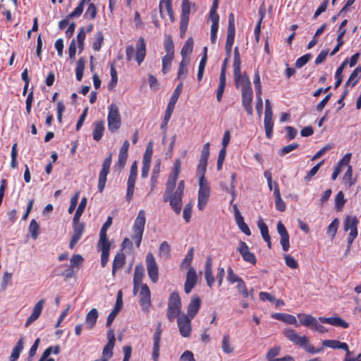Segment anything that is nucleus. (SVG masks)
Segmentation results:
<instances>
[{
    "label": "nucleus",
    "mask_w": 361,
    "mask_h": 361,
    "mask_svg": "<svg viewBox=\"0 0 361 361\" xmlns=\"http://www.w3.org/2000/svg\"><path fill=\"white\" fill-rule=\"evenodd\" d=\"M181 168V162L179 159L176 160L172 171L170 173L166 184V190L164 195V201L169 202L170 206L176 214L180 213L182 209V197L185 189L184 180H180L176 190L173 192Z\"/></svg>",
    "instance_id": "nucleus-1"
},
{
    "label": "nucleus",
    "mask_w": 361,
    "mask_h": 361,
    "mask_svg": "<svg viewBox=\"0 0 361 361\" xmlns=\"http://www.w3.org/2000/svg\"><path fill=\"white\" fill-rule=\"evenodd\" d=\"M283 334L287 339H288L295 345L302 348L309 353L316 354L323 350V348L315 349L314 347L310 343L309 338L306 336H300L293 329H286L284 330Z\"/></svg>",
    "instance_id": "nucleus-2"
},
{
    "label": "nucleus",
    "mask_w": 361,
    "mask_h": 361,
    "mask_svg": "<svg viewBox=\"0 0 361 361\" xmlns=\"http://www.w3.org/2000/svg\"><path fill=\"white\" fill-rule=\"evenodd\" d=\"M146 43L143 37H140L136 42L135 47L128 45L126 49V60L132 61L133 59L140 66L145 60L146 56Z\"/></svg>",
    "instance_id": "nucleus-3"
},
{
    "label": "nucleus",
    "mask_w": 361,
    "mask_h": 361,
    "mask_svg": "<svg viewBox=\"0 0 361 361\" xmlns=\"http://www.w3.org/2000/svg\"><path fill=\"white\" fill-rule=\"evenodd\" d=\"M122 123L121 116L118 106L112 103L108 106L107 126L110 133H116Z\"/></svg>",
    "instance_id": "nucleus-4"
},
{
    "label": "nucleus",
    "mask_w": 361,
    "mask_h": 361,
    "mask_svg": "<svg viewBox=\"0 0 361 361\" xmlns=\"http://www.w3.org/2000/svg\"><path fill=\"white\" fill-rule=\"evenodd\" d=\"M297 316L300 320V324L304 326L310 328L312 331L319 334H324L328 331V329L319 323V319H317L311 314L300 313L298 314Z\"/></svg>",
    "instance_id": "nucleus-5"
},
{
    "label": "nucleus",
    "mask_w": 361,
    "mask_h": 361,
    "mask_svg": "<svg viewBox=\"0 0 361 361\" xmlns=\"http://www.w3.org/2000/svg\"><path fill=\"white\" fill-rule=\"evenodd\" d=\"M199 190L197 197V207L203 210L206 207L211 194V187L207 179L199 178Z\"/></svg>",
    "instance_id": "nucleus-6"
},
{
    "label": "nucleus",
    "mask_w": 361,
    "mask_h": 361,
    "mask_svg": "<svg viewBox=\"0 0 361 361\" xmlns=\"http://www.w3.org/2000/svg\"><path fill=\"white\" fill-rule=\"evenodd\" d=\"M181 314V302L179 295L173 292L169 298L167 308V318L170 321L174 320L176 317H178Z\"/></svg>",
    "instance_id": "nucleus-7"
},
{
    "label": "nucleus",
    "mask_w": 361,
    "mask_h": 361,
    "mask_svg": "<svg viewBox=\"0 0 361 361\" xmlns=\"http://www.w3.org/2000/svg\"><path fill=\"white\" fill-rule=\"evenodd\" d=\"M137 174V162L134 161L130 166V175L127 181L126 200L130 202L134 195V190Z\"/></svg>",
    "instance_id": "nucleus-8"
},
{
    "label": "nucleus",
    "mask_w": 361,
    "mask_h": 361,
    "mask_svg": "<svg viewBox=\"0 0 361 361\" xmlns=\"http://www.w3.org/2000/svg\"><path fill=\"white\" fill-rule=\"evenodd\" d=\"M112 154H110L102 163V169L99 174L98 180V190L100 192H102L106 185V177L110 171V166L111 164Z\"/></svg>",
    "instance_id": "nucleus-9"
},
{
    "label": "nucleus",
    "mask_w": 361,
    "mask_h": 361,
    "mask_svg": "<svg viewBox=\"0 0 361 361\" xmlns=\"http://www.w3.org/2000/svg\"><path fill=\"white\" fill-rule=\"evenodd\" d=\"M146 264L149 279L153 283H157L159 279V268L151 252L147 253L146 256Z\"/></svg>",
    "instance_id": "nucleus-10"
},
{
    "label": "nucleus",
    "mask_w": 361,
    "mask_h": 361,
    "mask_svg": "<svg viewBox=\"0 0 361 361\" xmlns=\"http://www.w3.org/2000/svg\"><path fill=\"white\" fill-rule=\"evenodd\" d=\"M139 298V303L142 307V310L148 312L152 305V302L150 290L147 284H141Z\"/></svg>",
    "instance_id": "nucleus-11"
},
{
    "label": "nucleus",
    "mask_w": 361,
    "mask_h": 361,
    "mask_svg": "<svg viewBox=\"0 0 361 361\" xmlns=\"http://www.w3.org/2000/svg\"><path fill=\"white\" fill-rule=\"evenodd\" d=\"M191 318L184 313H182V314L179 315L177 318L179 331L183 337H189L191 334Z\"/></svg>",
    "instance_id": "nucleus-12"
},
{
    "label": "nucleus",
    "mask_w": 361,
    "mask_h": 361,
    "mask_svg": "<svg viewBox=\"0 0 361 361\" xmlns=\"http://www.w3.org/2000/svg\"><path fill=\"white\" fill-rule=\"evenodd\" d=\"M237 251L240 254L245 262L252 265L256 264L257 258L255 254L250 251V248L245 242L240 241Z\"/></svg>",
    "instance_id": "nucleus-13"
},
{
    "label": "nucleus",
    "mask_w": 361,
    "mask_h": 361,
    "mask_svg": "<svg viewBox=\"0 0 361 361\" xmlns=\"http://www.w3.org/2000/svg\"><path fill=\"white\" fill-rule=\"evenodd\" d=\"M162 333L161 323L157 324L156 331L153 335L152 359L154 361H159L161 336Z\"/></svg>",
    "instance_id": "nucleus-14"
},
{
    "label": "nucleus",
    "mask_w": 361,
    "mask_h": 361,
    "mask_svg": "<svg viewBox=\"0 0 361 361\" xmlns=\"http://www.w3.org/2000/svg\"><path fill=\"white\" fill-rule=\"evenodd\" d=\"M242 104L247 113L249 115H252L253 109L252 106V102L253 98L252 89L248 88L247 90H242Z\"/></svg>",
    "instance_id": "nucleus-15"
},
{
    "label": "nucleus",
    "mask_w": 361,
    "mask_h": 361,
    "mask_svg": "<svg viewBox=\"0 0 361 361\" xmlns=\"http://www.w3.org/2000/svg\"><path fill=\"white\" fill-rule=\"evenodd\" d=\"M197 281V276L196 271L193 267H190L186 275V280L184 285V290L185 293H190L192 288L195 286Z\"/></svg>",
    "instance_id": "nucleus-16"
},
{
    "label": "nucleus",
    "mask_w": 361,
    "mask_h": 361,
    "mask_svg": "<svg viewBox=\"0 0 361 361\" xmlns=\"http://www.w3.org/2000/svg\"><path fill=\"white\" fill-rule=\"evenodd\" d=\"M73 233L69 243V247L71 249H73L75 245L81 238L85 231V224L84 223L73 224Z\"/></svg>",
    "instance_id": "nucleus-17"
},
{
    "label": "nucleus",
    "mask_w": 361,
    "mask_h": 361,
    "mask_svg": "<svg viewBox=\"0 0 361 361\" xmlns=\"http://www.w3.org/2000/svg\"><path fill=\"white\" fill-rule=\"evenodd\" d=\"M277 231L281 236L280 243L283 251L287 252L290 248L289 235L284 225L281 222L277 224Z\"/></svg>",
    "instance_id": "nucleus-18"
},
{
    "label": "nucleus",
    "mask_w": 361,
    "mask_h": 361,
    "mask_svg": "<svg viewBox=\"0 0 361 361\" xmlns=\"http://www.w3.org/2000/svg\"><path fill=\"white\" fill-rule=\"evenodd\" d=\"M45 300L44 299H42L39 300L34 306L32 312L30 315V317L27 318V319L25 322V326L26 327H28L32 323H33L35 321H36L40 316L44 305Z\"/></svg>",
    "instance_id": "nucleus-19"
},
{
    "label": "nucleus",
    "mask_w": 361,
    "mask_h": 361,
    "mask_svg": "<svg viewBox=\"0 0 361 361\" xmlns=\"http://www.w3.org/2000/svg\"><path fill=\"white\" fill-rule=\"evenodd\" d=\"M319 319L322 323L328 324L334 326H340L344 329L349 326L348 323L338 316L332 317H319Z\"/></svg>",
    "instance_id": "nucleus-20"
},
{
    "label": "nucleus",
    "mask_w": 361,
    "mask_h": 361,
    "mask_svg": "<svg viewBox=\"0 0 361 361\" xmlns=\"http://www.w3.org/2000/svg\"><path fill=\"white\" fill-rule=\"evenodd\" d=\"M111 244L110 242L99 241L98 247L100 249L101 254V265L102 267H106L109 257Z\"/></svg>",
    "instance_id": "nucleus-21"
},
{
    "label": "nucleus",
    "mask_w": 361,
    "mask_h": 361,
    "mask_svg": "<svg viewBox=\"0 0 361 361\" xmlns=\"http://www.w3.org/2000/svg\"><path fill=\"white\" fill-rule=\"evenodd\" d=\"M123 305V300H122V292L121 290H119L117 294V298L115 307H114V310L111 311V312L109 314L106 320V326H110L114 322L115 317L118 314V312L120 311V309Z\"/></svg>",
    "instance_id": "nucleus-22"
},
{
    "label": "nucleus",
    "mask_w": 361,
    "mask_h": 361,
    "mask_svg": "<svg viewBox=\"0 0 361 361\" xmlns=\"http://www.w3.org/2000/svg\"><path fill=\"white\" fill-rule=\"evenodd\" d=\"M271 318L281 321L287 324H293L295 326H299L296 317L292 314L286 313H273L271 315Z\"/></svg>",
    "instance_id": "nucleus-23"
},
{
    "label": "nucleus",
    "mask_w": 361,
    "mask_h": 361,
    "mask_svg": "<svg viewBox=\"0 0 361 361\" xmlns=\"http://www.w3.org/2000/svg\"><path fill=\"white\" fill-rule=\"evenodd\" d=\"M323 345L332 349H341L347 353V355H350L348 345L346 343L340 342L336 340H324L322 341Z\"/></svg>",
    "instance_id": "nucleus-24"
},
{
    "label": "nucleus",
    "mask_w": 361,
    "mask_h": 361,
    "mask_svg": "<svg viewBox=\"0 0 361 361\" xmlns=\"http://www.w3.org/2000/svg\"><path fill=\"white\" fill-rule=\"evenodd\" d=\"M146 223L145 213L144 210H140L133 226V232L144 233Z\"/></svg>",
    "instance_id": "nucleus-25"
},
{
    "label": "nucleus",
    "mask_w": 361,
    "mask_h": 361,
    "mask_svg": "<svg viewBox=\"0 0 361 361\" xmlns=\"http://www.w3.org/2000/svg\"><path fill=\"white\" fill-rule=\"evenodd\" d=\"M201 305V300L199 297H193L188 306V314H186L190 318L192 319L198 312Z\"/></svg>",
    "instance_id": "nucleus-26"
},
{
    "label": "nucleus",
    "mask_w": 361,
    "mask_h": 361,
    "mask_svg": "<svg viewBox=\"0 0 361 361\" xmlns=\"http://www.w3.org/2000/svg\"><path fill=\"white\" fill-rule=\"evenodd\" d=\"M126 262V256L123 252H118L114 257L112 265V275L114 276L116 271L121 269Z\"/></svg>",
    "instance_id": "nucleus-27"
},
{
    "label": "nucleus",
    "mask_w": 361,
    "mask_h": 361,
    "mask_svg": "<svg viewBox=\"0 0 361 361\" xmlns=\"http://www.w3.org/2000/svg\"><path fill=\"white\" fill-rule=\"evenodd\" d=\"M274 195L275 196V206L277 210L283 212L286 210V205L284 201L282 200L279 188L277 183H274Z\"/></svg>",
    "instance_id": "nucleus-28"
},
{
    "label": "nucleus",
    "mask_w": 361,
    "mask_h": 361,
    "mask_svg": "<svg viewBox=\"0 0 361 361\" xmlns=\"http://www.w3.org/2000/svg\"><path fill=\"white\" fill-rule=\"evenodd\" d=\"M104 121L101 120L94 123V129L92 132L93 139L95 141H99L104 131Z\"/></svg>",
    "instance_id": "nucleus-29"
},
{
    "label": "nucleus",
    "mask_w": 361,
    "mask_h": 361,
    "mask_svg": "<svg viewBox=\"0 0 361 361\" xmlns=\"http://www.w3.org/2000/svg\"><path fill=\"white\" fill-rule=\"evenodd\" d=\"M257 226L259 229L260 230L261 235L262 236V238L267 243V245L269 248H271V238L269 234V229L267 226V224L263 221V220L260 218L257 221Z\"/></svg>",
    "instance_id": "nucleus-30"
},
{
    "label": "nucleus",
    "mask_w": 361,
    "mask_h": 361,
    "mask_svg": "<svg viewBox=\"0 0 361 361\" xmlns=\"http://www.w3.org/2000/svg\"><path fill=\"white\" fill-rule=\"evenodd\" d=\"M98 316V311L96 308H92L87 314L85 317V324L89 329H92L95 326Z\"/></svg>",
    "instance_id": "nucleus-31"
},
{
    "label": "nucleus",
    "mask_w": 361,
    "mask_h": 361,
    "mask_svg": "<svg viewBox=\"0 0 361 361\" xmlns=\"http://www.w3.org/2000/svg\"><path fill=\"white\" fill-rule=\"evenodd\" d=\"M204 276L207 281V283L209 287H212L214 283V277L212 274V259L208 257L207 259L204 270Z\"/></svg>",
    "instance_id": "nucleus-32"
},
{
    "label": "nucleus",
    "mask_w": 361,
    "mask_h": 361,
    "mask_svg": "<svg viewBox=\"0 0 361 361\" xmlns=\"http://www.w3.org/2000/svg\"><path fill=\"white\" fill-rule=\"evenodd\" d=\"M234 82L235 87H240L241 90L252 87L249 77L246 74L234 78Z\"/></svg>",
    "instance_id": "nucleus-33"
},
{
    "label": "nucleus",
    "mask_w": 361,
    "mask_h": 361,
    "mask_svg": "<svg viewBox=\"0 0 361 361\" xmlns=\"http://www.w3.org/2000/svg\"><path fill=\"white\" fill-rule=\"evenodd\" d=\"M23 348L24 341L23 338H20L18 341L16 345L13 348L11 355L10 356V361H16L18 359L22 350H23Z\"/></svg>",
    "instance_id": "nucleus-34"
},
{
    "label": "nucleus",
    "mask_w": 361,
    "mask_h": 361,
    "mask_svg": "<svg viewBox=\"0 0 361 361\" xmlns=\"http://www.w3.org/2000/svg\"><path fill=\"white\" fill-rule=\"evenodd\" d=\"M183 90V82H180L176 87L175 90L173 91L170 100L168 103L167 106L171 107L173 109L175 108V105L182 92Z\"/></svg>",
    "instance_id": "nucleus-35"
},
{
    "label": "nucleus",
    "mask_w": 361,
    "mask_h": 361,
    "mask_svg": "<svg viewBox=\"0 0 361 361\" xmlns=\"http://www.w3.org/2000/svg\"><path fill=\"white\" fill-rule=\"evenodd\" d=\"M273 114L264 115V126L265 129L266 136L271 138L272 136L274 122L272 119Z\"/></svg>",
    "instance_id": "nucleus-36"
},
{
    "label": "nucleus",
    "mask_w": 361,
    "mask_h": 361,
    "mask_svg": "<svg viewBox=\"0 0 361 361\" xmlns=\"http://www.w3.org/2000/svg\"><path fill=\"white\" fill-rule=\"evenodd\" d=\"M112 224V218L109 216L106 222L103 224L100 232H99V241L109 242L106 235V231L109 227Z\"/></svg>",
    "instance_id": "nucleus-37"
},
{
    "label": "nucleus",
    "mask_w": 361,
    "mask_h": 361,
    "mask_svg": "<svg viewBox=\"0 0 361 361\" xmlns=\"http://www.w3.org/2000/svg\"><path fill=\"white\" fill-rule=\"evenodd\" d=\"M226 75L223 74H220L219 75V82L218 85V88L216 91V99L218 102H221L222 99L223 94L224 92L225 86H226Z\"/></svg>",
    "instance_id": "nucleus-38"
},
{
    "label": "nucleus",
    "mask_w": 361,
    "mask_h": 361,
    "mask_svg": "<svg viewBox=\"0 0 361 361\" xmlns=\"http://www.w3.org/2000/svg\"><path fill=\"white\" fill-rule=\"evenodd\" d=\"M222 350L226 354L232 353L234 350V347L231 343V339L228 335H224L221 343Z\"/></svg>",
    "instance_id": "nucleus-39"
},
{
    "label": "nucleus",
    "mask_w": 361,
    "mask_h": 361,
    "mask_svg": "<svg viewBox=\"0 0 361 361\" xmlns=\"http://www.w3.org/2000/svg\"><path fill=\"white\" fill-rule=\"evenodd\" d=\"M358 223H359V221L356 216H348L345 219L344 230L345 231L352 230V229L357 227Z\"/></svg>",
    "instance_id": "nucleus-40"
},
{
    "label": "nucleus",
    "mask_w": 361,
    "mask_h": 361,
    "mask_svg": "<svg viewBox=\"0 0 361 361\" xmlns=\"http://www.w3.org/2000/svg\"><path fill=\"white\" fill-rule=\"evenodd\" d=\"M85 60L84 58H80L77 62V66L75 68L76 79L80 81L82 78L83 72L85 70Z\"/></svg>",
    "instance_id": "nucleus-41"
},
{
    "label": "nucleus",
    "mask_w": 361,
    "mask_h": 361,
    "mask_svg": "<svg viewBox=\"0 0 361 361\" xmlns=\"http://www.w3.org/2000/svg\"><path fill=\"white\" fill-rule=\"evenodd\" d=\"M193 43L192 37H190L186 40L180 51L182 56H188L192 53L193 49Z\"/></svg>",
    "instance_id": "nucleus-42"
},
{
    "label": "nucleus",
    "mask_w": 361,
    "mask_h": 361,
    "mask_svg": "<svg viewBox=\"0 0 361 361\" xmlns=\"http://www.w3.org/2000/svg\"><path fill=\"white\" fill-rule=\"evenodd\" d=\"M174 55L166 54L162 58V69L163 74H166L171 68V63L173 59Z\"/></svg>",
    "instance_id": "nucleus-43"
},
{
    "label": "nucleus",
    "mask_w": 361,
    "mask_h": 361,
    "mask_svg": "<svg viewBox=\"0 0 361 361\" xmlns=\"http://www.w3.org/2000/svg\"><path fill=\"white\" fill-rule=\"evenodd\" d=\"M361 73V67H357L350 75L348 80L346 82V85L354 87L358 82L359 78L358 74Z\"/></svg>",
    "instance_id": "nucleus-44"
},
{
    "label": "nucleus",
    "mask_w": 361,
    "mask_h": 361,
    "mask_svg": "<svg viewBox=\"0 0 361 361\" xmlns=\"http://www.w3.org/2000/svg\"><path fill=\"white\" fill-rule=\"evenodd\" d=\"M152 154H153V145H152V142H149L146 147L145 152L144 154L143 159H142V164H150L152 157Z\"/></svg>",
    "instance_id": "nucleus-45"
},
{
    "label": "nucleus",
    "mask_w": 361,
    "mask_h": 361,
    "mask_svg": "<svg viewBox=\"0 0 361 361\" xmlns=\"http://www.w3.org/2000/svg\"><path fill=\"white\" fill-rule=\"evenodd\" d=\"M170 245L166 241L161 243L159 249V255L161 257L168 259L170 257Z\"/></svg>",
    "instance_id": "nucleus-46"
},
{
    "label": "nucleus",
    "mask_w": 361,
    "mask_h": 361,
    "mask_svg": "<svg viewBox=\"0 0 361 361\" xmlns=\"http://www.w3.org/2000/svg\"><path fill=\"white\" fill-rule=\"evenodd\" d=\"M144 276V268L142 266H136L135 268L133 283L142 284V280Z\"/></svg>",
    "instance_id": "nucleus-47"
},
{
    "label": "nucleus",
    "mask_w": 361,
    "mask_h": 361,
    "mask_svg": "<svg viewBox=\"0 0 361 361\" xmlns=\"http://www.w3.org/2000/svg\"><path fill=\"white\" fill-rule=\"evenodd\" d=\"M29 231L31 233L32 238L36 240L39 234V226L38 223L32 219L29 225Z\"/></svg>",
    "instance_id": "nucleus-48"
},
{
    "label": "nucleus",
    "mask_w": 361,
    "mask_h": 361,
    "mask_svg": "<svg viewBox=\"0 0 361 361\" xmlns=\"http://www.w3.org/2000/svg\"><path fill=\"white\" fill-rule=\"evenodd\" d=\"M207 166V161L200 159L199 164L197 168V175L199 176V178H205V172Z\"/></svg>",
    "instance_id": "nucleus-49"
},
{
    "label": "nucleus",
    "mask_w": 361,
    "mask_h": 361,
    "mask_svg": "<svg viewBox=\"0 0 361 361\" xmlns=\"http://www.w3.org/2000/svg\"><path fill=\"white\" fill-rule=\"evenodd\" d=\"M339 226V221L338 219H334L332 222L329 225L327 228V234L329 235L332 238H334L337 233V230Z\"/></svg>",
    "instance_id": "nucleus-50"
},
{
    "label": "nucleus",
    "mask_w": 361,
    "mask_h": 361,
    "mask_svg": "<svg viewBox=\"0 0 361 361\" xmlns=\"http://www.w3.org/2000/svg\"><path fill=\"white\" fill-rule=\"evenodd\" d=\"M207 55L206 54L203 55L200 61L199 67H198V72H197V75L198 81L202 80V79L203 78L204 68H205V66L207 64Z\"/></svg>",
    "instance_id": "nucleus-51"
},
{
    "label": "nucleus",
    "mask_w": 361,
    "mask_h": 361,
    "mask_svg": "<svg viewBox=\"0 0 361 361\" xmlns=\"http://www.w3.org/2000/svg\"><path fill=\"white\" fill-rule=\"evenodd\" d=\"M97 13V7L94 4H90L88 8L85 13V18L93 20L96 18Z\"/></svg>",
    "instance_id": "nucleus-52"
},
{
    "label": "nucleus",
    "mask_w": 361,
    "mask_h": 361,
    "mask_svg": "<svg viewBox=\"0 0 361 361\" xmlns=\"http://www.w3.org/2000/svg\"><path fill=\"white\" fill-rule=\"evenodd\" d=\"M253 83L256 90V95H262V90L260 81V75L258 71H256L254 75Z\"/></svg>",
    "instance_id": "nucleus-53"
},
{
    "label": "nucleus",
    "mask_w": 361,
    "mask_h": 361,
    "mask_svg": "<svg viewBox=\"0 0 361 361\" xmlns=\"http://www.w3.org/2000/svg\"><path fill=\"white\" fill-rule=\"evenodd\" d=\"M345 199L344 198V195L342 191H340L337 193L335 198V207L337 210H341L345 203Z\"/></svg>",
    "instance_id": "nucleus-54"
},
{
    "label": "nucleus",
    "mask_w": 361,
    "mask_h": 361,
    "mask_svg": "<svg viewBox=\"0 0 361 361\" xmlns=\"http://www.w3.org/2000/svg\"><path fill=\"white\" fill-rule=\"evenodd\" d=\"M85 2L86 1H85V0H81L75 10L68 15V18H73L79 17L83 11L84 4Z\"/></svg>",
    "instance_id": "nucleus-55"
},
{
    "label": "nucleus",
    "mask_w": 361,
    "mask_h": 361,
    "mask_svg": "<svg viewBox=\"0 0 361 361\" xmlns=\"http://www.w3.org/2000/svg\"><path fill=\"white\" fill-rule=\"evenodd\" d=\"M235 222L242 232H243L247 235H251V231L247 225L245 223L243 217L238 218L235 220Z\"/></svg>",
    "instance_id": "nucleus-56"
},
{
    "label": "nucleus",
    "mask_w": 361,
    "mask_h": 361,
    "mask_svg": "<svg viewBox=\"0 0 361 361\" xmlns=\"http://www.w3.org/2000/svg\"><path fill=\"white\" fill-rule=\"evenodd\" d=\"M104 37L102 32H97L95 35V40L93 43L92 48L95 51H99L102 47Z\"/></svg>",
    "instance_id": "nucleus-57"
},
{
    "label": "nucleus",
    "mask_w": 361,
    "mask_h": 361,
    "mask_svg": "<svg viewBox=\"0 0 361 361\" xmlns=\"http://www.w3.org/2000/svg\"><path fill=\"white\" fill-rule=\"evenodd\" d=\"M194 249L191 247L181 263V267H190L193 259Z\"/></svg>",
    "instance_id": "nucleus-58"
},
{
    "label": "nucleus",
    "mask_w": 361,
    "mask_h": 361,
    "mask_svg": "<svg viewBox=\"0 0 361 361\" xmlns=\"http://www.w3.org/2000/svg\"><path fill=\"white\" fill-rule=\"evenodd\" d=\"M171 0H161L159 3V9L160 13L162 14L164 12V10L165 9L169 15H171L172 13V8H171Z\"/></svg>",
    "instance_id": "nucleus-59"
},
{
    "label": "nucleus",
    "mask_w": 361,
    "mask_h": 361,
    "mask_svg": "<svg viewBox=\"0 0 361 361\" xmlns=\"http://www.w3.org/2000/svg\"><path fill=\"white\" fill-rule=\"evenodd\" d=\"M324 161L322 160L320 162H319L317 164H316L313 168L311 169V170L307 173V176L305 177V180L306 181H310L312 178L317 173L320 167L324 164Z\"/></svg>",
    "instance_id": "nucleus-60"
},
{
    "label": "nucleus",
    "mask_w": 361,
    "mask_h": 361,
    "mask_svg": "<svg viewBox=\"0 0 361 361\" xmlns=\"http://www.w3.org/2000/svg\"><path fill=\"white\" fill-rule=\"evenodd\" d=\"M312 58V55L310 54H305L300 58H298L295 62V66L298 68L304 66Z\"/></svg>",
    "instance_id": "nucleus-61"
},
{
    "label": "nucleus",
    "mask_w": 361,
    "mask_h": 361,
    "mask_svg": "<svg viewBox=\"0 0 361 361\" xmlns=\"http://www.w3.org/2000/svg\"><path fill=\"white\" fill-rule=\"evenodd\" d=\"M164 49L168 55H174V46L173 40L169 37L164 41Z\"/></svg>",
    "instance_id": "nucleus-62"
},
{
    "label": "nucleus",
    "mask_w": 361,
    "mask_h": 361,
    "mask_svg": "<svg viewBox=\"0 0 361 361\" xmlns=\"http://www.w3.org/2000/svg\"><path fill=\"white\" fill-rule=\"evenodd\" d=\"M192 210V204L191 202L188 203L183 212V216L185 221L188 223L190 221Z\"/></svg>",
    "instance_id": "nucleus-63"
},
{
    "label": "nucleus",
    "mask_w": 361,
    "mask_h": 361,
    "mask_svg": "<svg viewBox=\"0 0 361 361\" xmlns=\"http://www.w3.org/2000/svg\"><path fill=\"white\" fill-rule=\"evenodd\" d=\"M286 264L290 269H297L298 267V263L294 259L293 257L289 255H284L283 256Z\"/></svg>",
    "instance_id": "nucleus-64"
}]
</instances>
